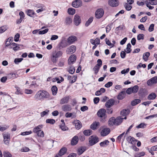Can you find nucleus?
<instances>
[{
	"mask_svg": "<svg viewBox=\"0 0 157 157\" xmlns=\"http://www.w3.org/2000/svg\"><path fill=\"white\" fill-rule=\"evenodd\" d=\"M4 157H11L12 156L11 154L7 151L4 152Z\"/></svg>",
	"mask_w": 157,
	"mask_h": 157,
	"instance_id": "61",
	"label": "nucleus"
},
{
	"mask_svg": "<svg viewBox=\"0 0 157 157\" xmlns=\"http://www.w3.org/2000/svg\"><path fill=\"white\" fill-rule=\"evenodd\" d=\"M73 124L75 126L76 129H79L81 128L82 127L81 122L78 120H75L73 122Z\"/></svg>",
	"mask_w": 157,
	"mask_h": 157,
	"instance_id": "19",
	"label": "nucleus"
},
{
	"mask_svg": "<svg viewBox=\"0 0 157 157\" xmlns=\"http://www.w3.org/2000/svg\"><path fill=\"white\" fill-rule=\"evenodd\" d=\"M126 94L125 91H122L118 95L117 98L118 100H122L125 98Z\"/></svg>",
	"mask_w": 157,
	"mask_h": 157,
	"instance_id": "26",
	"label": "nucleus"
},
{
	"mask_svg": "<svg viewBox=\"0 0 157 157\" xmlns=\"http://www.w3.org/2000/svg\"><path fill=\"white\" fill-rule=\"evenodd\" d=\"M60 128L62 129L63 131H66L67 130V128L65 125V123H62L61 125L59 126Z\"/></svg>",
	"mask_w": 157,
	"mask_h": 157,
	"instance_id": "60",
	"label": "nucleus"
},
{
	"mask_svg": "<svg viewBox=\"0 0 157 157\" xmlns=\"http://www.w3.org/2000/svg\"><path fill=\"white\" fill-rule=\"evenodd\" d=\"M76 50V47L74 45H71L68 47L67 49V54H72L75 52Z\"/></svg>",
	"mask_w": 157,
	"mask_h": 157,
	"instance_id": "11",
	"label": "nucleus"
},
{
	"mask_svg": "<svg viewBox=\"0 0 157 157\" xmlns=\"http://www.w3.org/2000/svg\"><path fill=\"white\" fill-rule=\"evenodd\" d=\"M35 133H36L37 136H38L41 137H44V133L43 131H41L40 132H38Z\"/></svg>",
	"mask_w": 157,
	"mask_h": 157,
	"instance_id": "59",
	"label": "nucleus"
},
{
	"mask_svg": "<svg viewBox=\"0 0 157 157\" xmlns=\"http://www.w3.org/2000/svg\"><path fill=\"white\" fill-rule=\"evenodd\" d=\"M43 127V125L42 124H40L39 125L36 127L34 128L33 130V132H40L41 131V128H42Z\"/></svg>",
	"mask_w": 157,
	"mask_h": 157,
	"instance_id": "35",
	"label": "nucleus"
},
{
	"mask_svg": "<svg viewBox=\"0 0 157 157\" xmlns=\"http://www.w3.org/2000/svg\"><path fill=\"white\" fill-rule=\"evenodd\" d=\"M23 59L22 58H15L14 59V62L16 64H18Z\"/></svg>",
	"mask_w": 157,
	"mask_h": 157,
	"instance_id": "46",
	"label": "nucleus"
},
{
	"mask_svg": "<svg viewBox=\"0 0 157 157\" xmlns=\"http://www.w3.org/2000/svg\"><path fill=\"white\" fill-rule=\"evenodd\" d=\"M104 14V11L103 9L100 8L98 9L95 12V17L98 18H101Z\"/></svg>",
	"mask_w": 157,
	"mask_h": 157,
	"instance_id": "4",
	"label": "nucleus"
},
{
	"mask_svg": "<svg viewBox=\"0 0 157 157\" xmlns=\"http://www.w3.org/2000/svg\"><path fill=\"white\" fill-rule=\"evenodd\" d=\"M105 41L106 42V44L109 46H112V47H113L114 46V45L111 43L109 40L107 38L105 39Z\"/></svg>",
	"mask_w": 157,
	"mask_h": 157,
	"instance_id": "62",
	"label": "nucleus"
},
{
	"mask_svg": "<svg viewBox=\"0 0 157 157\" xmlns=\"http://www.w3.org/2000/svg\"><path fill=\"white\" fill-rule=\"evenodd\" d=\"M100 125V124L99 122L95 121L90 125V128L93 130H95L97 129Z\"/></svg>",
	"mask_w": 157,
	"mask_h": 157,
	"instance_id": "14",
	"label": "nucleus"
},
{
	"mask_svg": "<svg viewBox=\"0 0 157 157\" xmlns=\"http://www.w3.org/2000/svg\"><path fill=\"white\" fill-rule=\"evenodd\" d=\"M115 118L114 117H112L110 118L108 121V125L110 127L115 125Z\"/></svg>",
	"mask_w": 157,
	"mask_h": 157,
	"instance_id": "25",
	"label": "nucleus"
},
{
	"mask_svg": "<svg viewBox=\"0 0 157 157\" xmlns=\"http://www.w3.org/2000/svg\"><path fill=\"white\" fill-rule=\"evenodd\" d=\"M19 44L15 43H12L9 48L10 49L12 48L15 51H17L20 50V48Z\"/></svg>",
	"mask_w": 157,
	"mask_h": 157,
	"instance_id": "13",
	"label": "nucleus"
},
{
	"mask_svg": "<svg viewBox=\"0 0 157 157\" xmlns=\"http://www.w3.org/2000/svg\"><path fill=\"white\" fill-rule=\"evenodd\" d=\"M20 36V35L19 33H17L14 37V40L15 42H17L19 40V38Z\"/></svg>",
	"mask_w": 157,
	"mask_h": 157,
	"instance_id": "57",
	"label": "nucleus"
},
{
	"mask_svg": "<svg viewBox=\"0 0 157 157\" xmlns=\"http://www.w3.org/2000/svg\"><path fill=\"white\" fill-rule=\"evenodd\" d=\"M73 21L76 26L78 25L81 22L80 17L77 14H75L74 16Z\"/></svg>",
	"mask_w": 157,
	"mask_h": 157,
	"instance_id": "8",
	"label": "nucleus"
},
{
	"mask_svg": "<svg viewBox=\"0 0 157 157\" xmlns=\"http://www.w3.org/2000/svg\"><path fill=\"white\" fill-rule=\"evenodd\" d=\"M145 155V153L144 152H142L136 154L134 156L135 157H140L144 156Z\"/></svg>",
	"mask_w": 157,
	"mask_h": 157,
	"instance_id": "49",
	"label": "nucleus"
},
{
	"mask_svg": "<svg viewBox=\"0 0 157 157\" xmlns=\"http://www.w3.org/2000/svg\"><path fill=\"white\" fill-rule=\"evenodd\" d=\"M147 125V124L143 123H141L138 125H137L136 127V128H144V126H146Z\"/></svg>",
	"mask_w": 157,
	"mask_h": 157,
	"instance_id": "55",
	"label": "nucleus"
},
{
	"mask_svg": "<svg viewBox=\"0 0 157 157\" xmlns=\"http://www.w3.org/2000/svg\"><path fill=\"white\" fill-rule=\"evenodd\" d=\"M82 2L81 0H77L73 2L72 6L75 8H78L81 6Z\"/></svg>",
	"mask_w": 157,
	"mask_h": 157,
	"instance_id": "23",
	"label": "nucleus"
},
{
	"mask_svg": "<svg viewBox=\"0 0 157 157\" xmlns=\"http://www.w3.org/2000/svg\"><path fill=\"white\" fill-rule=\"evenodd\" d=\"M87 149L86 147L85 146H81L78 148L77 150V153L78 155L82 154Z\"/></svg>",
	"mask_w": 157,
	"mask_h": 157,
	"instance_id": "21",
	"label": "nucleus"
},
{
	"mask_svg": "<svg viewBox=\"0 0 157 157\" xmlns=\"http://www.w3.org/2000/svg\"><path fill=\"white\" fill-rule=\"evenodd\" d=\"M69 98V96H66L60 100V104L62 105L68 103Z\"/></svg>",
	"mask_w": 157,
	"mask_h": 157,
	"instance_id": "24",
	"label": "nucleus"
},
{
	"mask_svg": "<svg viewBox=\"0 0 157 157\" xmlns=\"http://www.w3.org/2000/svg\"><path fill=\"white\" fill-rule=\"evenodd\" d=\"M92 133V131L90 129L85 130L83 131V134L84 135L87 136H90Z\"/></svg>",
	"mask_w": 157,
	"mask_h": 157,
	"instance_id": "38",
	"label": "nucleus"
},
{
	"mask_svg": "<svg viewBox=\"0 0 157 157\" xmlns=\"http://www.w3.org/2000/svg\"><path fill=\"white\" fill-rule=\"evenodd\" d=\"M76 59V56L74 54L71 55L69 57L68 60V64L71 65L73 64L75 61Z\"/></svg>",
	"mask_w": 157,
	"mask_h": 157,
	"instance_id": "6",
	"label": "nucleus"
},
{
	"mask_svg": "<svg viewBox=\"0 0 157 157\" xmlns=\"http://www.w3.org/2000/svg\"><path fill=\"white\" fill-rule=\"evenodd\" d=\"M123 121V119L121 116H119L115 118V125H120Z\"/></svg>",
	"mask_w": 157,
	"mask_h": 157,
	"instance_id": "27",
	"label": "nucleus"
},
{
	"mask_svg": "<svg viewBox=\"0 0 157 157\" xmlns=\"http://www.w3.org/2000/svg\"><path fill=\"white\" fill-rule=\"evenodd\" d=\"M48 31V29H46L44 30L40 31L38 32V33L40 35L44 34L47 33Z\"/></svg>",
	"mask_w": 157,
	"mask_h": 157,
	"instance_id": "51",
	"label": "nucleus"
},
{
	"mask_svg": "<svg viewBox=\"0 0 157 157\" xmlns=\"http://www.w3.org/2000/svg\"><path fill=\"white\" fill-rule=\"evenodd\" d=\"M68 13L69 14L73 15L75 13V10L72 8H69L68 9Z\"/></svg>",
	"mask_w": 157,
	"mask_h": 157,
	"instance_id": "44",
	"label": "nucleus"
},
{
	"mask_svg": "<svg viewBox=\"0 0 157 157\" xmlns=\"http://www.w3.org/2000/svg\"><path fill=\"white\" fill-rule=\"evenodd\" d=\"M154 24H151L149 26L148 28V31L150 32H152L154 30Z\"/></svg>",
	"mask_w": 157,
	"mask_h": 157,
	"instance_id": "63",
	"label": "nucleus"
},
{
	"mask_svg": "<svg viewBox=\"0 0 157 157\" xmlns=\"http://www.w3.org/2000/svg\"><path fill=\"white\" fill-rule=\"evenodd\" d=\"M138 94L140 98L143 99L147 95L146 90L143 89H140L139 91Z\"/></svg>",
	"mask_w": 157,
	"mask_h": 157,
	"instance_id": "17",
	"label": "nucleus"
},
{
	"mask_svg": "<svg viewBox=\"0 0 157 157\" xmlns=\"http://www.w3.org/2000/svg\"><path fill=\"white\" fill-rule=\"evenodd\" d=\"M109 142L108 140H105L101 142L99 144L101 147H106L109 145Z\"/></svg>",
	"mask_w": 157,
	"mask_h": 157,
	"instance_id": "30",
	"label": "nucleus"
},
{
	"mask_svg": "<svg viewBox=\"0 0 157 157\" xmlns=\"http://www.w3.org/2000/svg\"><path fill=\"white\" fill-rule=\"evenodd\" d=\"M157 83V76H154L149 79L147 82V84L148 86H151L153 84Z\"/></svg>",
	"mask_w": 157,
	"mask_h": 157,
	"instance_id": "7",
	"label": "nucleus"
},
{
	"mask_svg": "<svg viewBox=\"0 0 157 157\" xmlns=\"http://www.w3.org/2000/svg\"><path fill=\"white\" fill-rule=\"evenodd\" d=\"M110 132V130L109 128H105L103 129L101 132V135L102 136H105L107 135Z\"/></svg>",
	"mask_w": 157,
	"mask_h": 157,
	"instance_id": "12",
	"label": "nucleus"
},
{
	"mask_svg": "<svg viewBox=\"0 0 157 157\" xmlns=\"http://www.w3.org/2000/svg\"><path fill=\"white\" fill-rule=\"evenodd\" d=\"M51 90L52 92L53 95H55L56 94L57 92L58 89L56 86H53L52 87Z\"/></svg>",
	"mask_w": 157,
	"mask_h": 157,
	"instance_id": "37",
	"label": "nucleus"
},
{
	"mask_svg": "<svg viewBox=\"0 0 157 157\" xmlns=\"http://www.w3.org/2000/svg\"><path fill=\"white\" fill-rule=\"evenodd\" d=\"M123 121V119L121 116H119L115 118V125H120Z\"/></svg>",
	"mask_w": 157,
	"mask_h": 157,
	"instance_id": "28",
	"label": "nucleus"
},
{
	"mask_svg": "<svg viewBox=\"0 0 157 157\" xmlns=\"http://www.w3.org/2000/svg\"><path fill=\"white\" fill-rule=\"evenodd\" d=\"M77 40V38L74 36H72L69 37L67 39V42L71 44Z\"/></svg>",
	"mask_w": 157,
	"mask_h": 157,
	"instance_id": "22",
	"label": "nucleus"
},
{
	"mask_svg": "<svg viewBox=\"0 0 157 157\" xmlns=\"http://www.w3.org/2000/svg\"><path fill=\"white\" fill-rule=\"evenodd\" d=\"M113 24V23H111L110 25H108L106 27V32L107 33H109V31H110L111 29V26Z\"/></svg>",
	"mask_w": 157,
	"mask_h": 157,
	"instance_id": "53",
	"label": "nucleus"
},
{
	"mask_svg": "<svg viewBox=\"0 0 157 157\" xmlns=\"http://www.w3.org/2000/svg\"><path fill=\"white\" fill-rule=\"evenodd\" d=\"M93 17H90L88 20L86 21L85 25L86 27H88L90 25L91 23L93 21Z\"/></svg>",
	"mask_w": 157,
	"mask_h": 157,
	"instance_id": "40",
	"label": "nucleus"
},
{
	"mask_svg": "<svg viewBox=\"0 0 157 157\" xmlns=\"http://www.w3.org/2000/svg\"><path fill=\"white\" fill-rule=\"evenodd\" d=\"M106 113H107L108 114H111L113 113V109L112 108H107L105 109Z\"/></svg>",
	"mask_w": 157,
	"mask_h": 157,
	"instance_id": "56",
	"label": "nucleus"
},
{
	"mask_svg": "<svg viewBox=\"0 0 157 157\" xmlns=\"http://www.w3.org/2000/svg\"><path fill=\"white\" fill-rule=\"evenodd\" d=\"M79 138L78 136H75L71 139V144L72 146H75L77 144Z\"/></svg>",
	"mask_w": 157,
	"mask_h": 157,
	"instance_id": "20",
	"label": "nucleus"
},
{
	"mask_svg": "<svg viewBox=\"0 0 157 157\" xmlns=\"http://www.w3.org/2000/svg\"><path fill=\"white\" fill-rule=\"evenodd\" d=\"M113 84L112 82H109L105 85V86L106 88H109Z\"/></svg>",
	"mask_w": 157,
	"mask_h": 157,
	"instance_id": "64",
	"label": "nucleus"
},
{
	"mask_svg": "<svg viewBox=\"0 0 157 157\" xmlns=\"http://www.w3.org/2000/svg\"><path fill=\"white\" fill-rule=\"evenodd\" d=\"M108 3L109 5L113 7H116L119 5L118 0H109Z\"/></svg>",
	"mask_w": 157,
	"mask_h": 157,
	"instance_id": "18",
	"label": "nucleus"
},
{
	"mask_svg": "<svg viewBox=\"0 0 157 157\" xmlns=\"http://www.w3.org/2000/svg\"><path fill=\"white\" fill-rule=\"evenodd\" d=\"M72 19L70 17H67L65 19V23L66 25H70L72 22Z\"/></svg>",
	"mask_w": 157,
	"mask_h": 157,
	"instance_id": "41",
	"label": "nucleus"
},
{
	"mask_svg": "<svg viewBox=\"0 0 157 157\" xmlns=\"http://www.w3.org/2000/svg\"><path fill=\"white\" fill-rule=\"evenodd\" d=\"M7 29L6 25H5L0 27V33H2L5 32Z\"/></svg>",
	"mask_w": 157,
	"mask_h": 157,
	"instance_id": "48",
	"label": "nucleus"
},
{
	"mask_svg": "<svg viewBox=\"0 0 157 157\" xmlns=\"http://www.w3.org/2000/svg\"><path fill=\"white\" fill-rule=\"evenodd\" d=\"M63 54V52L61 51H59L57 52L55 55H53V57H56V58H58L59 57L61 56Z\"/></svg>",
	"mask_w": 157,
	"mask_h": 157,
	"instance_id": "47",
	"label": "nucleus"
},
{
	"mask_svg": "<svg viewBox=\"0 0 157 157\" xmlns=\"http://www.w3.org/2000/svg\"><path fill=\"white\" fill-rule=\"evenodd\" d=\"M50 95L46 91L40 90L38 91L34 97V99L36 101H42L44 99H49Z\"/></svg>",
	"mask_w": 157,
	"mask_h": 157,
	"instance_id": "1",
	"label": "nucleus"
},
{
	"mask_svg": "<svg viewBox=\"0 0 157 157\" xmlns=\"http://www.w3.org/2000/svg\"><path fill=\"white\" fill-rule=\"evenodd\" d=\"M141 102V100L140 99H136L132 100L131 103V104L132 106H135Z\"/></svg>",
	"mask_w": 157,
	"mask_h": 157,
	"instance_id": "34",
	"label": "nucleus"
},
{
	"mask_svg": "<svg viewBox=\"0 0 157 157\" xmlns=\"http://www.w3.org/2000/svg\"><path fill=\"white\" fill-rule=\"evenodd\" d=\"M49 111V110L46 109L45 111L42 112L40 114L41 117H43L45 115L48 114Z\"/></svg>",
	"mask_w": 157,
	"mask_h": 157,
	"instance_id": "58",
	"label": "nucleus"
},
{
	"mask_svg": "<svg viewBox=\"0 0 157 157\" xmlns=\"http://www.w3.org/2000/svg\"><path fill=\"white\" fill-rule=\"evenodd\" d=\"M144 35L143 34H140L137 36V39L138 40H143L144 38Z\"/></svg>",
	"mask_w": 157,
	"mask_h": 157,
	"instance_id": "50",
	"label": "nucleus"
},
{
	"mask_svg": "<svg viewBox=\"0 0 157 157\" xmlns=\"http://www.w3.org/2000/svg\"><path fill=\"white\" fill-rule=\"evenodd\" d=\"M115 101L113 98L110 99L105 103V106L107 108H110L114 104Z\"/></svg>",
	"mask_w": 157,
	"mask_h": 157,
	"instance_id": "9",
	"label": "nucleus"
},
{
	"mask_svg": "<svg viewBox=\"0 0 157 157\" xmlns=\"http://www.w3.org/2000/svg\"><path fill=\"white\" fill-rule=\"evenodd\" d=\"M67 43L64 40H62L58 44V48L59 50L62 48H66L67 46Z\"/></svg>",
	"mask_w": 157,
	"mask_h": 157,
	"instance_id": "15",
	"label": "nucleus"
},
{
	"mask_svg": "<svg viewBox=\"0 0 157 157\" xmlns=\"http://www.w3.org/2000/svg\"><path fill=\"white\" fill-rule=\"evenodd\" d=\"M156 94L154 93H152L150 94L147 97V99L149 100H153L156 97Z\"/></svg>",
	"mask_w": 157,
	"mask_h": 157,
	"instance_id": "31",
	"label": "nucleus"
},
{
	"mask_svg": "<svg viewBox=\"0 0 157 157\" xmlns=\"http://www.w3.org/2000/svg\"><path fill=\"white\" fill-rule=\"evenodd\" d=\"M97 116L99 117L102 118L100 120V121L104 122L105 121V119L107 118V116L106 114L105 109L102 108L99 109L97 113Z\"/></svg>",
	"mask_w": 157,
	"mask_h": 157,
	"instance_id": "2",
	"label": "nucleus"
},
{
	"mask_svg": "<svg viewBox=\"0 0 157 157\" xmlns=\"http://www.w3.org/2000/svg\"><path fill=\"white\" fill-rule=\"evenodd\" d=\"M105 89L103 88H101L99 90L96 91L95 93V95L96 96H99L102 93L105 92Z\"/></svg>",
	"mask_w": 157,
	"mask_h": 157,
	"instance_id": "32",
	"label": "nucleus"
},
{
	"mask_svg": "<svg viewBox=\"0 0 157 157\" xmlns=\"http://www.w3.org/2000/svg\"><path fill=\"white\" fill-rule=\"evenodd\" d=\"M2 135L5 144L7 145L8 144H9V141L10 139V134L7 132L6 133H3Z\"/></svg>",
	"mask_w": 157,
	"mask_h": 157,
	"instance_id": "10",
	"label": "nucleus"
},
{
	"mask_svg": "<svg viewBox=\"0 0 157 157\" xmlns=\"http://www.w3.org/2000/svg\"><path fill=\"white\" fill-rule=\"evenodd\" d=\"M131 88L132 90V92L133 93L135 94L139 90V87L137 85L134 86L133 87H132Z\"/></svg>",
	"mask_w": 157,
	"mask_h": 157,
	"instance_id": "43",
	"label": "nucleus"
},
{
	"mask_svg": "<svg viewBox=\"0 0 157 157\" xmlns=\"http://www.w3.org/2000/svg\"><path fill=\"white\" fill-rule=\"evenodd\" d=\"M75 67L72 66H71L69 67L68 72L70 74H73L75 72Z\"/></svg>",
	"mask_w": 157,
	"mask_h": 157,
	"instance_id": "42",
	"label": "nucleus"
},
{
	"mask_svg": "<svg viewBox=\"0 0 157 157\" xmlns=\"http://www.w3.org/2000/svg\"><path fill=\"white\" fill-rule=\"evenodd\" d=\"M9 126L6 125H4L3 126H0V131L3 132L9 128Z\"/></svg>",
	"mask_w": 157,
	"mask_h": 157,
	"instance_id": "54",
	"label": "nucleus"
},
{
	"mask_svg": "<svg viewBox=\"0 0 157 157\" xmlns=\"http://www.w3.org/2000/svg\"><path fill=\"white\" fill-rule=\"evenodd\" d=\"M130 111L129 109H124L121 112V115L122 116H126L130 113Z\"/></svg>",
	"mask_w": 157,
	"mask_h": 157,
	"instance_id": "29",
	"label": "nucleus"
},
{
	"mask_svg": "<svg viewBox=\"0 0 157 157\" xmlns=\"http://www.w3.org/2000/svg\"><path fill=\"white\" fill-rule=\"evenodd\" d=\"M67 149L66 147H62L59 151L58 154H56L55 157H60L64 155L67 152Z\"/></svg>",
	"mask_w": 157,
	"mask_h": 157,
	"instance_id": "5",
	"label": "nucleus"
},
{
	"mask_svg": "<svg viewBox=\"0 0 157 157\" xmlns=\"http://www.w3.org/2000/svg\"><path fill=\"white\" fill-rule=\"evenodd\" d=\"M99 141V138L97 136L92 135L89 138V145L90 146H93L98 142Z\"/></svg>",
	"mask_w": 157,
	"mask_h": 157,
	"instance_id": "3",
	"label": "nucleus"
},
{
	"mask_svg": "<svg viewBox=\"0 0 157 157\" xmlns=\"http://www.w3.org/2000/svg\"><path fill=\"white\" fill-rule=\"evenodd\" d=\"M46 122L47 123L53 124L55 123V121L53 119H48L46 120Z\"/></svg>",
	"mask_w": 157,
	"mask_h": 157,
	"instance_id": "45",
	"label": "nucleus"
},
{
	"mask_svg": "<svg viewBox=\"0 0 157 157\" xmlns=\"http://www.w3.org/2000/svg\"><path fill=\"white\" fill-rule=\"evenodd\" d=\"M124 6L125 9L127 11L130 10L132 8V6L127 3H125Z\"/></svg>",
	"mask_w": 157,
	"mask_h": 157,
	"instance_id": "39",
	"label": "nucleus"
},
{
	"mask_svg": "<svg viewBox=\"0 0 157 157\" xmlns=\"http://www.w3.org/2000/svg\"><path fill=\"white\" fill-rule=\"evenodd\" d=\"M150 55V53L148 52L144 53L143 56V59L145 61H147L148 59V58Z\"/></svg>",
	"mask_w": 157,
	"mask_h": 157,
	"instance_id": "36",
	"label": "nucleus"
},
{
	"mask_svg": "<svg viewBox=\"0 0 157 157\" xmlns=\"http://www.w3.org/2000/svg\"><path fill=\"white\" fill-rule=\"evenodd\" d=\"M62 110L65 112L70 111L71 110V106L69 104H65L62 106Z\"/></svg>",
	"mask_w": 157,
	"mask_h": 157,
	"instance_id": "16",
	"label": "nucleus"
},
{
	"mask_svg": "<svg viewBox=\"0 0 157 157\" xmlns=\"http://www.w3.org/2000/svg\"><path fill=\"white\" fill-rule=\"evenodd\" d=\"M17 91L15 92V93L17 94H22V91L20 88L18 87H15Z\"/></svg>",
	"mask_w": 157,
	"mask_h": 157,
	"instance_id": "52",
	"label": "nucleus"
},
{
	"mask_svg": "<svg viewBox=\"0 0 157 157\" xmlns=\"http://www.w3.org/2000/svg\"><path fill=\"white\" fill-rule=\"evenodd\" d=\"M26 13L29 16L31 17H34V15L35 14L34 11L31 10H28L26 12Z\"/></svg>",
	"mask_w": 157,
	"mask_h": 157,
	"instance_id": "33",
	"label": "nucleus"
}]
</instances>
